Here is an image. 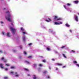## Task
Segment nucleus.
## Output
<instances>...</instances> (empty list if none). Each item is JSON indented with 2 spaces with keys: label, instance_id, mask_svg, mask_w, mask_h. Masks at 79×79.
Here are the masks:
<instances>
[{
  "label": "nucleus",
  "instance_id": "obj_1",
  "mask_svg": "<svg viewBox=\"0 0 79 79\" xmlns=\"http://www.w3.org/2000/svg\"><path fill=\"white\" fill-rule=\"evenodd\" d=\"M6 13L8 14V16H6V19H7L8 21L11 22V21H12V19H11V15L10 14V12H9V11H7L6 12Z\"/></svg>",
  "mask_w": 79,
  "mask_h": 79
},
{
  "label": "nucleus",
  "instance_id": "obj_2",
  "mask_svg": "<svg viewBox=\"0 0 79 79\" xmlns=\"http://www.w3.org/2000/svg\"><path fill=\"white\" fill-rule=\"evenodd\" d=\"M10 29L11 31H12L13 33L14 34H15V32H16V30L15 28L10 27Z\"/></svg>",
  "mask_w": 79,
  "mask_h": 79
},
{
  "label": "nucleus",
  "instance_id": "obj_3",
  "mask_svg": "<svg viewBox=\"0 0 79 79\" xmlns=\"http://www.w3.org/2000/svg\"><path fill=\"white\" fill-rule=\"evenodd\" d=\"M75 19L77 22L78 21V17L76 15H75L74 16Z\"/></svg>",
  "mask_w": 79,
  "mask_h": 79
},
{
  "label": "nucleus",
  "instance_id": "obj_4",
  "mask_svg": "<svg viewBox=\"0 0 79 79\" xmlns=\"http://www.w3.org/2000/svg\"><path fill=\"white\" fill-rule=\"evenodd\" d=\"M0 68H2V69H3L4 68V66H3V64L1 63L0 64Z\"/></svg>",
  "mask_w": 79,
  "mask_h": 79
},
{
  "label": "nucleus",
  "instance_id": "obj_5",
  "mask_svg": "<svg viewBox=\"0 0 79 79\" xmlns=\"http://www.w3.org/2000/svg\"><path fill=\"white\" fill-rule=\"evenodd\" d=\"M11 35V34L10 32H8L7 33L6 35L7 36V37H10V35Z\"/></svg>",
  "mask_w": 79,
  "mask_h": 79
},
{
  "label": "nucleus",
  "instance_id": "obj_6",
  "mask_svg": "<svg viewBox=\"0 0 79 79\" xmlns=\"http://www.w3.org/2000/svg\"><path fill=\"white\" fill-rule=\"evenodd\" d=\"M15 77H19V75L18 74V73L15 72Z\"/></svg>",
  "mask_w": 79,
  "mask_h": 79
},
{
  "label": "nucleus",
  "instance_id": "obj_7",
  "mask_svg": "<svg viewBox=\"0 0 79 79\" xmlns=\"http://www.w3.org/2000/svg\"><path fill=\"white\" fill-rule=\"evenodd\" d=\"M48 20H46V21H47V22H49V21H52L50 18H48Z\"/></svg>",
  "mask_w": 79,
  "mask_h": 79
},
{
  "label": "nucleus",
  "instance_id": "obj_8",
  "mask_svg": "<svg viewBox=\"0 0 79 79\" xmlns=\"http://www.w3.org/2000/svg\"><path fill=\"white\" fill-rule=\"evenodd\" d=\"M56 65H57V66H62V64H59V63H56Z\"/></svg>",
  "mask_w": 79,
  "mask_h": 79
},
{
  "label": "nucleus",
  "instance_id": "obj_9",
  "mask_svg": "<svg viewBox=\"0 0 79 79\" xmlns=\"http://www.w3.org/2000/svg\"><path fill=\"white\" fill-rule=\"evenodd\" d=\"M54 24H56V25H58V24H59V25H60V24L59 23H58L57 22H55L54 23Z\"/></svg>",
  "mask_w": 79,
  "mask_h": 79
},
{
  "label": "nucleus",
  "instance_id": "obj_10",
  "mask_svg": "<svg viewBox=\"0 0 79 79\" xmlns=\"http://www.w3.org/2000/svg\"><path fill=\"white\" fill-rule=\"evenodd\" d=\"M75 3H76V4H77L79 3V1L78 0L75 1L74 2Z\"/></svg>",
  "mask_w": 79,
  "mask_h": 79
},
{
  "label": "nucleus",
  "instance_id": "obj_11",
  "mask_svg": "<svg viewBox=\"0 0 79 79\" xmlns=\"http://www.w3.org/2000/svg\"><path fill=\"white\" fill-rule=\"evenodd\" d=\"M25 62L26 63H27V64H30L31 63L27 61H25Z\"/></svg>",
  "mask_w": 79,
  "mask_h": 79
},
{
  "label": "nucleus",
  "instance_id": "obj_12",
  "mask_svg": "<svg viewBox=\"0 0 79 79\" xmlns=\"http://www.w3.org/2000/svg\"><path fill=\"white\" fill-rule=\"evenodd\" d=\"M28 58H32V56H29L27 57Z\"/></svg>",
  "mask_w": 79,
  "mask_h": 79
},
{
  "label": "nucleus",
  "instance_id": "obj_13",
  "mask_svg": "<svg viewBox=\"0 0 79 79\" xmlns=\"http://www.w3.org/2000/svg\"><path fill=\"white\" fill-rule=\"evenodd\" d=\"M21 30L22 31H24V28H23V27H22L21 28Z\"/></svg>",
  "mask_w": 79,
  "mask_h": 79
},
{
  "label": "nucleus",
  "instance_id": "obj_14",
  "mask_svg": "<svg viewBox=\"0 0 79 79\" xmlns=\"http://www.w3.org/2000/svg\"><path fill=\"white\" fill-rule=\"evenodd\" d=\"M33 76H34V77H33V79H36L37 77H36V76H35V75H34Z\"/></svg>",
  "mask_w": 79,
  "mask_h": 79
},
{
  "label": "nucleus",
  "instance_id": "obj_15",
  "mask_svg": "<svg viewBox=\"0 0 79 79\" xmlns=\"http://www.w3.org/2000/svg\"><path fill=\"white\" fill-rule=\"evenodd\" d=\"M47 50H48V51H50V49L49 47L47 48Z\"/></svg>",
  "mask_w": 79,
  "mask_h": 79
},
{
  "label": "nucleus",
  "instance_id": "obj_16",
  "mask_svg": "<svg viewBox=\"0 0 79 79\" xmlns=\"http://www.w3.org/2000/svg\"><path fill=\"white\" fill-rule=\"evenodd\" d=\"M54 19H57V18H58V17L57 16H55L54 17Z\"/></svg>",
  "mask_w": 79,
  "mask_h": 79
},
{
  "label": "nucleus",
  "instance_id": "obj_17",
  "mask_svg": "<svg viewBox=\"0 0 79 79\" xmlns=\"http://www.w3.org/2000/svg\"><path fill=\"white\" fill-rule=\"evenodd\" d=\"M24 70H25V71H29V69H28L26 68H24Z\"/></svg>",
  "mask_w": 79,
  "mask_h": 79
},
{
  "label": "nucleus",
  "instance_id": "obj_18",
  "mask_svg": "<svg viewBox=\"0 0 79 79\" xmlns=\"http://www.w3.org/2000/svg\"><path fill=\"white\" fill-rule=\"evenodd\" d=\"M60 20H61V18H59L56 19V21H60Z\"/></svg>",
  "mask_w": 79,
  "mask_h": 79
},
{
  "label": "nucleus",
  "instance_id": "obj_19",
  "mask_svg": "<svg viewBox=\"0 0 79 79\" xmlns=\"http://www.w3.org/2000/svg\"><path fill=\"white\" fill-rule=\"evenodd\" d=\"M62 55L64 57V58H66V56H65V55H64V54H63Z\"/></svg>",
  "mask_w": 79,
  "mask_h": 79
},
{
  "label": "nucleus",
  "instance_id": "obj_20",
  "mask_svg": "<svg viewBox=\"0 0 79 79\" xmlns=\"http://www.w3.org/2000/svg\"><path fill=\"white\" fill-rule=\"evenodd\" d=\"M66 26H67V27H69V24H68V23H66Z\"/></svg>",
  "mask_w": 79,
  "mask_h": 79
},
{
  "label": "nucleus",
  "instance_id": "obj_21",
  "mask_svg": "<svg viewBox=\"0 0 79 79\" xmlns=\"http://www.w3.org/2000/svg\"><path fill=\"white\" fill-rule=\"evenodd\" d=\"M4 79H8V77H4Z\"/></svg>",
  "mask_w": 79,
  "mask_h": 79
},
{
  "label": "nucleus",
  "instance_id": "obj_22",
  "mask_svg": "<svg viewBox=\"0 0 79 79\" xmlns=\"http://www.w3.org/2000/svg\"><path fill=\"white\" fill-rule=\"evenodd\" d=\"M25 37H23V41H25Z\"/></svg>",
  "mask_w": 79,
  "mask_h": 79
},
{
  "label": "nucleus",
  "instance_id": "obj_23",
  "mask_svg": "<svg viewBox=\"0 0 79 79\" xmlns=\"http://www.w3.org/2000/svg\"><path fill=\"white\" fill-rule=\"evenodd\" d=\"M23 53L25 55H27V53H26V51H24L23 52Z\"/></svg>",
  "mask_w": 79,
  "mask_h": 79
},
{
  "label": "nucleus",
  "instance_id": "obj_24",
  "mask_svg": "<svg viewBox=\"0 0 79 79\" xmlns=\"http://www.w3.org/2000/svg\"><path fill=\"white\" fill-rule=\"evenodd\" d=\"M3 61H4V62H7V60H6L4 59L3 60Z\"/></svg>",
  "mask_w": 79,
  "mask_h": 79
},
{
  "label": "nucleus",
  "instance_id": "obj_25",
  "mask_svg": "<svg viewBox=\"0 0 79 79\" xmlns=\"http://www.w3.org/2000/svg\"><path fill=\"white\" fill-rule=\"evenodd\" d=\"M33 66H37V64H34L33 65Z\"/></svg>",
  "mask_w": 79,
  "mask_h": 79
},
{
  "label": "nucleus",
  "instance_id": "obj_26",
  "mask_svg": "<svg viewBox=\"0 0 79 79\" xmlns=\"http://www.w3.org/2000/svg\"><path fill=\"white\" fill-rule=\"evenodd\" d=\"M6 66H10V65L8 64H6Z\"/></svg>",
  "mask_w": 79,
  "mask_h": 79
},
{
  "label": "nucleus",
  "instance_id": "obj_27",
  "mask_svg": "<svg viewBox=\"0 0 79 79\" xmlns=\"http://www.w3.org/2000/svg\"><path fill=\"white\" fill-rule=\"evenodd\" d=\"M73 63H75V64H77V62L76 61H74Z\"/></svg>",
  "mask_w": 79,
  "mask_h": 79
},
{
  "label": "nucleus",
  "instance_id": "obj_28",
  "mask_svg": "<svg viewBox=\"0 0 79 79\" xmlns=\"http://www.w3.org/2000/svg\"><path fill=\"white\" fill-rule=\"evenodd\" d=\"M47 73V71H44L43 73L44 74H46Z\"/></svg>",
  "mask_w": 79,
  "mask_h": 79
},
{
  "label": "nucleus",
  "instance_id": "obj_29",
  "mask_svg": "<svg viewBox=\"0 0 79 79\" xmlns=\"http://www.w3.org/2000/svg\"><path fill=\"white\" fill-rule=\"evenodd\" d=\"M67 6H70V5H71V4L67 3Z\"/></svg>",
  "mask_w": 79,
  "mask_h": 79
},
{
  "label": "nucleus",
  "instance_id": "obj_30",
  "mask_svg": "<svg viewBox=\"0 0 79 79\" xmlns=\"http://www.w3.org/2000/svg\"><path fill=\"white\" fill-rule=\"evenodd\" d=\"M23 35H24V34H27V33L24 32H23Z\"/></svg>",
  "mask_w": 79,
  "mask_h": 79
},
{
  "label": "nucleus",
  "instance_id": "obj_31",
  "mask_svg": "<svg viewBox=\"0 0 79 79\" xmlns=\"http://www.w3.org/2000/svg\"><path fill=\"white\" fill-rule=\"evenodd\" d=\"M64 48H65V46H63L61 47V48L62 49Z\"/></svg>",
  "mask_w": 79,
  "mask_h": 79
},
{
  "label": "nucleus",
  "instance_id": "obj_32",
  "mask_svg": "<svg viewBox=\"0 0 79 79\" xmlns=\"http://www.w3.org/2000/svg\"><path fill=\"white\" fill-rule=\"evenodd\" d=\"M43 62H44V63H45L46 62V61L45 60H43Z\"/></svg>",
  "mask_w": 79,
  "mask_h": 79
},
{
  "label": "nucleus",
  "instance_id": "obj_33",
  "mask_svg": "<svg viewBox=\"0 0 79 79\" xmlns=\"http://www.w3.org/2000/svg\"><path fill=\"white\" fill-rule=\"evenodd\" d=\"M31 45H32V43L29 44V46H31Z\"/></svg>",
  "mask_w": 79,
  "mask_h": 79
},
{
  "label": "nucleus",
  "instance_id": "obj_34",
  "mask_svg": "<svg viewBox=\"0 0 79 79\" xmlns=\"http://www.w3.org/2000/svg\"><path fill=\"white\" fill-rule=\"evenodd\" d=\"M19 59L20 60L22 59V57H21V56H20L19 57Z\"/></svg>",
  "mask_w": 79,
  "mask_h": 79
},
{
  "label": "nucleus",
  "instance_id": "obj_35",
  "mask_svg": "<svg viewBox=\"0 0 79 79\" xmlns=\"http://www.w3.org/2000/svg\"><path fill=\"white\" fill-rule=\"evenodd\" d=\"M15 68V67H14V66H12L11 67V69H13V68Z\"/></svg>",
  "mask_w": 79,
  "mask_h": 79
},
{
  "label": "nucleus",
  "instance_id": "obj_36",
  "mask_svg": "<svg viewBox=\"0 0 79 79\" xmlns=\"http://www.w3.org/2000/svg\"><path fill=\"white\" fill-rule=\"evenodd\" d=\"M4 57H2V58H1V60H4Z\"/></svg>",
  "mask_w": 79,
  "mask_h": 79
},
{
  "label": "nucleus",
  "instance_id": "obj_37",
  "mask_svg": "<svg viewBox=\"0 0 79 79\" xmlns=\"http://www.w3.org/2000/svg\"><path fill=\"white\" fill-rule=\"evenodd\" d=\"M39 66H42V64H39Z\"/></svg>",
  "mask_w": 79,
  "mask_h": 79
},
{
  "label": "nucleus",
  "instance_id": "obj_38",
  "mask_svg": "<svg viewBox=\"0 0 79 79\" xmlns=\"http://www.w3.org/2000/svg\"><path fill=\"white\" fill-rule=\"evenodd\" d=\"M10 74H13V73H14V72H10Z\"/></svg>",
  "mask_w": 79,
  "mask_h": 79
},
{
  "label": "nucleus",
  "instance_id": "obj_39",
  "mask_svg": "<svg viewBox=\"0 0 79 79\" xmlns=\"http://www.w3.org/2000/svg\"><path fill=\"white\" fill-rule=\"evenodd\" d=\"M0 52L3 53V52H2V50H0Z\"/></svg>",
  "mask_w": 79,
  "mask_h": 79
},
{
  "label": "nucleus",
  "instance_id": "obj_40",
  "mask_svg": "<svg viewBox=\"0 0 79 79\" xmlns=\"http://www.w3.org/2000/svg\"><path fill=\"white\" fill-rule=\"evenodd\" d=\"M71 52H73V53H75V51H74V50H72L71 51Z\"/></svg>",
  "mask_w": 79,
  "mask_h": 79
},
{
  "label": "nucleus",
  "instance_id": "obj_41",
  "mask_svg": "<svg viewBox=\"0 0 79 79\" xmlns=\"http://www.w3.org/2000/svg\"><path fill=\"white\" fill-rule=\"evenodd\" d=\"M20 48H21V49H22V46H19Z\"/></svg>",
  "mask_w": 79,
  "mask_h": 79
},
{
  "label": "nucleus",
  "instance_id": "obj_42",
  "mask_svg": "<svg viewBox=\"0 0 79 79\" xmlns=\"http://www.w3.org/2000/svg\"><path fill=\"white\" fill-rule=\"evenodd\" d=\"M2 34H3V35H4V34H5V32H2Z\"/></svg>",
  "mask_w": 79,
  "mask_h": 79
},
{
  "label": "nucleus",
  "instance_id": "obj_43",
  "mask_svg": "<svg viewBox=\"0 0 79 79\" xmlns=\"http://www.w3.org/2000/svg\"><path fill=\"white\" fill-rule=\"evenodd\" d=\"M63 68H66V66H64L62 67Z\"/></svg>",
  "mask_w": 79,
  "mask_h": 79
},
{
  "label": "nucleus",
  "instance_id": "obj_44",
  "mask_svg": "<svg viewBox=\"0 0 79 79\" xmlns=\"http://www.w3.org/2000/svg\"><path fill=\"white\" fill-rule=\"evenodd\" d=\"M52 61H55V60L54 59H52Z\"/></svg>",
  "mask_w": 79,
  "mask_h": 79
},
{
  "label": "nucleus",
  "instance_id": "obj_45",
  "mask_svg": "<svg viewBox=\"0 0 79 79\" xmlns=\"http://www.w3.org/2000/svg\"><path fill=\"white\" fill-rule=\"evenodd\" d=\"M11 25H12V26H13V23H11Z\"/></svg>",
  "mask_w": 79,
  "mask_h": 79
},
{
  "label": "nucleus",
  "instance_id": "obj_46",
  "mask_svg": "<svg viewBox=\"0 0 79 79\" xmlns=\"http://www.w3.org/2000/svg\"><path fill=\"white\" fill-rule=\"evenodd\" d=\"M76 65L77 66H78V67H79V64H76Z\"/></svg>",
  "mask_w": 79,
  "mask_h": 79
},
{
  "label": "nucleus",
  "instance_id": "obj_47",
  "mask_svg": "<svg viewBox=\"0 0 79 79\" xmlns=\"http://www.w3.org/2000/svg\"><path fill=\"white\" fill-rule=\"evenodd\" d=\"M27 76H31V75H30V74H27Z\"/></svg>",
  "mask_w": 79,
  "mask_h": 79
},
{
  "label": "nucleus",
  "instance_id": "obj_48",
  "mask_svg": "<svg viewBox=\"0 0 79 79\" xmlns=\"http://www.w3.org/2000/svg\"><path fill=\"white\" fill-rule=\"evenodd\" d=\"M56 70H58V68H56Z\"/></svg>",
  "mask_w": 79,
  "mask_h": 79
},
{
  "label": "nucleus",
  "instance_id": "obj_49",
  "mask_svg": "<svg viewBox=\"0 0 79 79\" xmlns=\"http://www.w3.org/2000/svg\"><path fill=\"white\" fill-rule=\"evenodd\" d=\"M60 24H62V22H60V23H59Z\"/></svg>",
  "mask_w": 79,
  "mask_h": 79
},
{
  "label": "nucleus",
  "instance_id": "obj_50",
  "mask_svg": "<svg viewBox=\"0 0 79 79\" xmlns=\"http://www.w3.org/2000/svg\"><path fill=\"white\" fill-rule=\"evenodd\" d=\"M64 6V8H65V9H66V6Z\"/></svg>",
  "mask_w": 79,
  "mask_h": 79
},
{
  "label": "nucleus",
  "instance_id": "obj_51",
  "mask_svg": "<svg viewBox=\"0 0 79 79\" xmlns=\"http://www.w3.org/2000/svg\"><path fill=\"white\" fill-rule=\"evenodd\" d=\"M7 70H8V69L6 68V69H5V71H7Z\"/></svg>",
  "mask_w": 79,
  "mask_h": 79
},
{
  "label": "nucleus",
  "instance_id": "obj_52",
  "mask_svg": "<svg viewBox=\"0 0 79 79\" xmlns=\"http://www.w3.org/2000/svg\"><path fill=\"white\" fill-rule=\"evenodd\" d=\"M1 24H3V22H1Z\"/></svg>",
  "mask_w": 79,
  "mask_h": 79
},
{
  "label": "nucleus",
  "instance_id": "obj_53",
  "mask_svg": "<svg viewBox=\"0 0 79 79\" xmlns=\"http://www.w3.org/2000/svg\"><path fill=\"white\" fill-rule=\"evenodd\" d=\"M70 32H72V31L71 30H70Z\"/></svg>",
  "mask_w": 79,
  "mask_h": 79
},
{
  "label": "nucleus",
  "instance_id": "obj_54",
  "mask_svg": "<svg viewBox=\"0 0 79 79\" xmlns=\"http://www.w3.org/2000/svg\"><path fill=\"white\" fill-rule=\"evenodd\" d=\"M50 77H48V78H50Z\"/></svg>",
  "mask_w": 79,
  "mask_h": 79
},
{
  "label": "nucleus",
  "instance_id": "obj_55",
  "mask_svg": "<svg viewBox=\"0 0 79 79\" xmlns=\"http://www.w3.org/2000/svg\"><path fill=\"white\" fill-rule=\"evenodd\" d=\"M4 10H6V8H4Z\"/></svg>",
  "mask_w": 79,
  "mask_h": 79
},
{
  "label": "nucleus",
  "instance_id": "obj_56",
  "mask_svg": "<svg viewBox=\"0 0 79 79\" xmlns=\"http://www.w3.org/2000/svg\"><path fill=\"white\" fill-rule=\"evenodd\" d=\"M14 52H15V51L14 50Z\"/></svg>",
  "mask_w": 79,
  "mask_h": 79
},
{
  "label": "nucleus",
  "instance_id": "obj_57",
  "mask_svg": "<svg viewBox=\"0 0 79 79\" xmlns=\"http://www.w3.org/2000/svg\"><path fill=\"white\" fill-rule=\"evenodd\" d=\"M41 58H43V56H41Z\"/></svg>",
  "mask_w": 79,
  "mask_h": 79
},
{
  "label": "nucleus",
  "instance_id": "obj_58",
  "mask_svg": "<svg viewBox=\"0 0 79 79\" xmlns=\"http://www.w3.org/2000/svg\"><path fill=\"white\" fill-rule=\"evenodd\" d=\"M78 15H79V13H78Z\"/></svg>",
  "mask_w": 79,
  "mask_h": 79
},
{
  "label": "nucleus",
  "instance_id": "obj_59",
  "mask_svg": "<svg viewBox=\"0 0 79 79\" xmlns=\"http://www.w3.org/2000/svg\"><path fill=\"white\" fill-rule=\"evenodd\" d=\"M2 1L3 0H2Z\"/></svg>",
  "mask_w": 79,
  "mask_h": 79
}]
</instances>
